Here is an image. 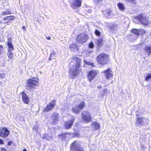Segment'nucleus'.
<instances>
[{
  "label": "nucleus",
  "mask_w": 151,
  "mask_h": 151,
  "mask_svg": "<svg viewBox=\"0 0 151 151\" xmlns=\"http://www.w3.org/2000/svg\"><path fill=\"white\" fill-rule=\"evenodd\" d=\"M22 99L24 102L26 104H28L29 102V99L24 92L22 93Z\"/></svg>",
  "instance_id": "16"
},
{
  "label": "nucleus",
  "mask_w": 151,
  "mask_h": 151,
  "mask_svg": "<svg viewBox=\"0 0 151 151\" xmlns=\"http://www.w3.org/2000/svg\"><path fill=\"white\" fill-rule=\"evenodd\" d=\"M136 116L137 117L136 119L137 123L139 125H141L143 123L145 119L142 117H141L140 115L139 114H137Z\"/></svg>",
  "instance_id": "15"
},
{
  "label": "nucleus",
  "mask_w": 151,
  "mask_h": 151,
  "mask_svg": "<svg viewBox=\"0 0 151 151\" xmlns=\"http://www.w3.org/2000/svg\"><path fill=\"white\" fill-rule=\"evenodd\" d=\"M38 127H36L33 128V129L35 130L36 131H38Z\"/></svg>",
  "instance_id": "37"
},
{
  "label": "nucleus",
  "mask_w": 151,
  "mask_h": 151,
  "mask_svg": "<svg viewBox=\"0 0 151 151\" xmlns=\"http://www.w3.org/2000/svg\"><path fill=\"white\" fill-rule=\"evenodd\" d=\"M38 82L39 80L36 78H34L29 80L26 84V89H29L30 87H33L34 86H37L39 85Z\"/></svg>",
  "instance_id": "6"
},
{
  "label": "nucleus",
  "mask_w": 151,
  "mask_h": 151,
  "mask_svg": "<svg viewBox=\"0 0 151 151\" xmlns=\"http://www.w3.org/2000/svg\"><path fill=\"white\" fill-rule=\"evenodd\" d=\"M104 93H110V91H108L106 89H105L104 90Z\"/></svg>",
  "instance_id": "36"
},
{
  "label": "nucleus",
  "mask_w": 151,
  "mask_h": 151,
  "mask_svg": "<svg viewBox=\"0 0 151 151\" xmlns=\"http://www.w3.org/2000/svg\"><path fill=\"white\" fill-rule=\"evenodd\" d=\"M4 143V142L3 141L0 139V144H3Z\"/></svg>",
  "instance_id": "40"
},
{
  "label": "nucleus",
  "mask_w": 151,
  "mask_h": 151,
  "mask_svg": "<svg viewBox=\"0 0 151 151\" xmlns=\"http://www.w3.org/2000/svg\"><path fill=\"white\" fill-rule=\"evenodd\" d=\"M88 38V35L85 33L83 32L77 36L76 40L78 43L82 44L86 42Z\"/></svg>",
  "instance_id": "5"
},
{
  "label": "nucleus",
  "mask_w": 151,
  "mask_h": 151,
  "mask_svg": "<svg viewBox=\"0 0 151 151\" xmlns=\"http://www.w3.org/2000/svg\"><path fill=\"white\" fill-rule=\"evenodd\" d=\"M11 12L9 11H6L4 12H2L0 15V17H2V16H5L9 14H11Z\"/></svg>",
  "instance_id": "23"
},
{
  "label": "nucleus",
  "mask_w": 151,
  "mask_h": 151,
  "mask_svg": "<svg viewBox=\"0 0 151 151\" xmlns=\"http://www.w3.org/2000/svg\"><path fill=\"white\" fill-rule=\"evenodd\" d=\"M56 103V101L55 100H52L48 105L47 107L44 108L43 111L45 112L48 111L52 109Z\"/></svg>",
  "instance_id": "9"
},
{
  "label": "nucleus",
  "mask_w": 151,
  "mask_h": 151,
  "mask_svg": "<svg viewBox=\"0 0 151 151\" xmlns=\"http://www.w3.org/2000/svg\"><path fill=\"white\" fill-rule=\"evenodd\" d=\"M151 78V73L148 74L147 76L145 78V80L147 81H148L149 79Z\"/></svg>",
  "instance_id": "32"
},
{
  "label": "nucleus",
  "mask_w": 151,
  "mask_h": 151,
  "mask_svg": "<svg viewBox=\"0 0 151 151\" xmlns=\"http://www.w3.org/2000/svg\"><path fill=\"white\" fill-rule=\"evenodd\" d=\"M84 63H85L86 64L93 67H94L93 63V62L87 61L86 60H84Z\"/></svg>",
  "instance_id": "29"
},
{
  "label": "nucleus",
  "mask_w": 151,
  "mask_h": 151,
  "mask_svg": "<svg viewBox=\"0 0 151 151\" xmlns=\"http://www.w3.org/2000/svg\"><path fill=\"white\" fill-rule=\"evenodd\" d=\"M14 19V16H10L4 17V18H3V20L4 21L6 20L7 21V22H8L11 20Z\"/></svg>",
  "instance_id": "22"
},
{
  "label": "nucleus",
  "mask_w": 151,
  "mask_h": 151,
  "mask_svg": "<svg viewBox=\"0 0 151 151\" xmlns=\"http://www.w3.org/2000/svg\"><path fill=\"white\" fill-rule=\"evenodd\" d=\"M134 22L140 24L144 26H148L151 24V22L149 20V17L141 14L135 17Z\"/></svg>",
  "instance_id": "2"
},
{
  "label": "nucleus",
  "mask_w": 151,
  "mask_h": 151,
  "mask_svg": "<svg viewBox=\"0 0 151 151\" xmlns=\"http://www.w3.org/2000/svg\"><path fill=\"white\" fill-rule=\"evenodd\" d=\"M7 45L8 47V51H12L14 49V47L12 43V39L11 38L8 39Z\"/></svg>",
  "instance_id": "18"
},
{
  "label": "nucleus",
  "mask_w": 151,
  "mask_h": 151,
  "mask_svg": "<svg viewBox=\"0 0 151 151\" xmlns=\"http://www.w3.org/2000/svg\"><path fill=\"white\" fill-rule=\"evenodd\" d=\"M3 47L2 45H0V54L1 53V50H2Z\"/></svg>",
  "instance_id": "38"
},
{
  "label": "nucleus",
  "mask_w": 151,
  "mask_h": 151,
  "mask_svg": "<svg viewBox=\"0 0 151 151\" xmlns=\"http://www.w3.org/2000/svg\"><path fill=\"white\" fill-rule=\"evenodd\" d=\"M101 0H98V2H99L100 1H101Z\"/></svg>",
  "instance_id": "46"
},
{
  "label": "nucleus",
  "mask_w": 151,
  "mask_h": 151,
  "mask_svg": "<svg viewBox=\"0 0 151 151\" xmlns=\"http://www.w3.org/2000/svg\"><path fill=\"white\" fill-rule=\"evenodd\" d=\"M9 59H12L13 57V54L12 51H8L7 54Z\"/></svg>",
  "instance_id": "28"
},
{
  "label": "nucleus",
  "mask_w": 151,
  "mask_h": 151,
  "mask_svg": "<svg viewBox=\"0 0 151 151\" xmlns=\"http://www.w3.org/2000/svg\"><path fill=\"white\" fill-rule=\"evenodd\" d=\"M98 88H102V86L101 85H99L98 86Z\"/></svg>",
  "instance_id": "41"
},
{
  "label": "nucleus",
  "mask_w": 151,
  "mask_h": 151,
  "mask_svg": "<svg viewBox=\"0 0 151 151\" xmlns=\"http://www.w3.org/2000/svg\"><path fill=\"white\" fill-rule=\"evenodd\" d=\"M69 47L70 49H73L75 50H77L78 49L77 45L74 43L70 44L69 46Z\"/></svg>",
  "instance_id": "25"
},
{
  "label": "nucleus",
  "mask_w": 151,
  "mask_h": 151,
  "mask_svg": "<svg viewBox=\"0 0 151 151\" xmlns=\"http://www.w3.org/2000/svg\"><path fill=\"white\" fill-rule=\"evenodd\" d=\"M56 57V54L54 51H53V52L50 54L49 60H52V58L53 59H55Z\"/></svg>",
  "instance_id": "26"
},
{
  "label": "nucleus",
  "mask_w": 151,
  "mask_h": 151,
  "mask_svg": "<svg viewBox=\"0 0 151 151\" xmlns=\"http://www.w3.org/2000/svg\"><path fill=\"white\" fill-rule=\"evenodd\" d=\"M112 71L110 68H109L104 72L106 78L109 79L110 78L113 77V74L111 73Z\"/></svg>",
  "instance_id": "17"
},
{
  "label": "nucleus",
  "mask_w": 151,
  "mask_h": 151,
  "mask_svg": "<svg viewBox=\"0 0 151 151\" xmlns=\"http://www.w3.org/2000/svg\"><path fill=\"white\" fill-rule=\"evenodd\" d=\"M95 33L96 35L98 36H99L101 34V32L97 30H95Z\"/></svg>",
  "instance_id": "33"
},
{
  "label": "nucleus",
  "mask_w": 151,
  "mask_h": 151,
  "mask_svg": "<svg viewBox=\"0 0 151 151\" xmlns=\"http://www.w3.org/2000/svg\"><path fill=\"white\" fill-rule=\"evenodd\" d=\"M75 119L74 116H71V120L65 122V126L66 129H69L71 128V126L73 125V122L74 121Z\"/></svg>",
  "instance_id": "11"
},
{
  "label": "nucleus",
  "mask_w": 151,
  "mask_h": 151,
  "mask_svg": "<svg viewBox=\"0 0 151 151\" xmlns=\"http://www.w3.org/2000/svg\"><path fill=\"white\" fill-rule=\"evenodd\" d=\"M109 60L107 55L105 53H101L97 58V61L98 63L102 65L106 64Z\"/></svg>",
  "instance_id": "3"
},
{
  "label": "nucleus",
  "mask_w": 151,
  "mask_h": 151,
  "mask_svg": "<svg viewBox=\"0 0 151 151\" xmlns=\"http://www.w3.org/2000/svg\"><path fill=\"white\" fill-rule=\"evenodd\" d=\"M2 129V132H0V136L4 137H7L9 133V131L5 127L3 128Z\"/></svg>",
  "instance_id": "14"
},
{
  "label": "nucleus",
  "mask_w": 151,
  "mask_h": 151,
  "mask_svg": "<svg viewBox=\"0 0 151 151\" xmlns=\"http://www.w3.org/2000/svg\"><path fill=\"white\" fill-rule=\"evenodd\" d=\"M103 42L102 39L101 38H99L97 40L96 44L97 46L100 47L102 45Z\"/></svg>",
  "instance_id": "27"
},
{
  "label": "nucleus",
  "mask_w": 151,
  "mask_h": 151,
  "mask_svg": "<svg viewBox=\"0 0 151 151\" xmlns=\"http://www.w3.org/2000/svg\"><path fill=\"white\" fill-rule=\"evenodd\" d=\"M138 35L139 34H140L141 35H143V34H145V31L143 29H138Z\"/></svg>",
  "instance_id": "30"
},
{
  "label": "nucleus",
  "mask_w": 151,
  "mask_h": 151,
  "mask_svg": "<svg viewBox=\"0 0 151 151\" xmlns=\"http://www.w3.org/2000/svg\"><path fill=\"white\" fill-rule=\"evenodd\" d=\"M119 9L121 11H124L125 9V7L123 4L119 3L117 4Z\"/></svg>",
  "instance_id": "24"
},
{
  "label": "nucleus",
  "mask_w": 151,
  "mask_h": 151,
  "mask_svg": "<svg viewBox=\"0 0 151 151\" xmlns=\"http://www.w3.org/2000/svg\"><path fill=\"white\" fill-rule=\"evenodd\" d=\"M70 149L73 151H84L83 148L81 147L80 143L78 141H76L72 143Z\"/></svg>",
  "instance_id": "4"
},
{
  "label": "nucleus",
  "mask_w": 151,
  "mask_h": 151,
  "mask_svg": "<svg viewBox=\"0 0 151 151\" xmlns=\"http://www.w3.org/2000/svg\"><path fill=\"white\" fill-rule=\"evenodd\" d=\"M82 0H73L71 4L73 8L75 9L77 7H80L81 5Z\"/></svg>",
  "instance_id": "10"
},
{
  "label": "nucleus",
  "mask_w": 151,
  "mask_h": 151,
  "mask_svg": "<svg viewBox=\"0 0 151 151\" xmlns=\"http://www.w3.org/2000/svg\"><path fill=\"white\" fill-rule=\"evenodd\" d=\"M46 38L48 40H50L51 39V37L49 36H47L46 37Z\"/></svg>",
  "instance_id": "39"
},
{
  "label": "nucleus",
  "mask_w": 151,
  "mask_h": 151,
  "mask_svg": "<svg viewBox=\"0 0 151 151\" xmlns=\"http://www.w3.org/2000/svg\"><path fill=\"white\" fill-rule=\"evenodd\" d=\"M5 75L4 73H2L0 74V78H4L5 77Z\"/></svg>",
  "instance_id": "35"
},
{
  "label": "nucleus",
  "mask_w": 151,
  "mask_h": 151,
  "mask_svg": "<svg viewBox=\"0 0 151 151\" xmlns=\"http://www.w3.org/2000/svg\"><path fill=\"white\" fill-rule=\"evenodd\" d=\"M138 29H133L132 30V32L135 34L136 35L138 36Z\"/></svg>",
  "instance_id": "31"
},
{
  "label": "nucleus",
  "mask_w": 151,
  "mask_h": 151,
  "mask_svg": "<svg viewBox=\"0 0 151 151\" xmlns=\"http://www.w3.org/2000/svg\"><path fill=\"white\" fill-rule=\"evenodd\" d=\"M1 151H6V150L5 149L2 148L1 150Z\"/></svg>",
  "instance_id": "44"
},
{
  "label": "nucleus",
  "mask_w": 151,
  "mask_h": 151,
  "mask_svg": "<svg viewBox=\"0 0 151 151\" xmlns=\"http://www.w3.org/2000/svg\"><path fill=\"white\" fill-rule=\"evenodd\" d=\"M129 1L132 3H134V2L135 0H129Z\"/></svg>",
  "instance_id": "43"
},
{
  "label": "nucleus",
  "mask_w": 151,
  "mask_h": 151,
  "mask_svg": "<svg viewBox=\"0 0 151 151\" xmlns=\"http://www.w3.org/2000/svg\"><path fill=\"white\" fill-rule=\"evenodd\" d=\"M69 136L68 133H65L62 134L60 136V138L63 140H65Z\"/></svg>",
  "instance_id": "21"
},
{
  "label": "nucleus",
  "mask_w": 151,
  "mask_h": 151,
  "mask_svg": "<svg viewBox=\"0 0 151 151\" xmlns=\"http://www.w3.org/2000/svg\"><path fill=\"white\" fill-rule=\"evenodd\" d=\"M22 29H23L24 30H25L26 29V28L25 26H23L22 27Z\"/></svg>",
  "instance_id": "42"
},
{
  "label": "nucleus",
  "mask_w": 151,
  "mask_h": 151,
  "mask_svg": "<svg viewBox=\"0 0 151 151\" xmlns=\"http://www.w3.org/2000/svg\"><path fill=\"white\" fill-rule=\"evenodd\" d=\"M47 135V134H45V136H46Z\"/></svg>",
  "instance_id": "47"
},
{
  "label": "nucleus",
  "mask_w": 151,
  "mask_h": 151,
  "mask_svg": "<svg viewBox=\"0 0 151 151\" xmlns=\"http://www.w3.org/2000/svg\"><path fill=\"white\" fill-rule=\"evenodd\" d=\"M53 121L51 122L52 124H55L57 123L60 120L59 116L58 113H54L52 116Z\"/></svg>",
  "instance_id": "13"
},
{
  "label": "nucleus",
  "mask_w": 151,
  "mask_h": 151,
  "mask_svg": "<svg viewBox=\"0 0 151 151\" xmlns=\"http://www.w3.org/2000/svg\"><path fill=\"white\" fill-rule=\"evenodd\" d=\"M144 50L148 56H150L151 54V46H146L144 48Z\"/></svg>",
  "instance_id": "19"
},
{
  "label": "nucleus",
  "mask_w": 151,
  "mask_h": 151,
  "mask_svg": "<svg viewBox=\"0 0 151 151\" xmlns=\"http://www.w3.org/2000/svg\"><path fill=\"white\" fill-rule=\"evenodd\" d=\"M91 125L95 130H97L98 129L100 128V125L97 122H93L91 124Z\"/></svg>",
  "instance_id": "20"
},
{
  "label": "nucleus",
  "mask_w": 151,
  "mask_h": 151,
  "mask_svg": "<svg viewBox=\"0 0 151 151\" xmlns=\"http://www.w3.org/2000/svg\"><path fill=\"white\" fill-rule=\"evenodd\" d=\"M74 60L76 62L75 66H73L70 69L69 71L70 75L72 77L76 76L79 73L80 70H79V68L80 66L81 63V59L77 57L76 56H74L73 58Z\"/></svg>",
  "instance_id": "1"
},
{
  "label": "nucleus",
  "mask_w": 151,
  "mask_h": 151,
  "mask_svg": "<svg viewBox=\"0 0 151 151\" xmlns=\"http://www.w3.org/2000/svg\"><path fill=\"white\" fill-rule=\"evenodd\" d=\"M84 104V102H81L78 106H76L73 107L72 109V110L75 113H79L80 110L83 107Z\"/></svg>",
  "instance_id": "8"
},
{
  "label": "nucleus",
  "mask_w": 151,
  "mask_h": 151,
  "mask_svg": "<svg viewBox=\"0 0 151 151\" xmlns=\"http://www.w3.org/2000/svg\"><path fill=\"white\" fill-rule=\"evenodd\" d=\"M97 75L96 70H91L90 71L88 75V79L90 81L93 80Z\"/></svg>",
  "instance_id": "12"
},
{
  "label": "nucleus",
  "mask_w": 151,
  "mask_h": 151,
  "mask_svg": "<svg viewBox=\"0 0 151 151\" xmlns=\"http://www.w3.org/2000/svg\"><path fill=\"white\" fill-rule=\"evenodd\" d=\"M82 118L85 122H88L91 121V114L88 111H85L82 113Z\"/></svg>",
  "instance_id": "7"
},
{
  "label": "nucleus",
  "mask_w": 151,
  "mask_h": 151,
  "mask_svg": "<svg viewBox=\"0 0 151 151\" xmlns=\"http://www.w3.org/2000/svg\"><path fill=\"white\" fill-rule=\"evenodd\" d=\"M23 151H27V150H26V149H24L23 150Z\"/></svg>",
  "instance_id": "45"
},
{
  "label": "nucleus",
  "mask_w": 151,
  "mask_h": 151,
  "mask_svg": "<svg viewBox=\"0 0 151 151\" xmlns=\"http://www.w3.org/2000/svg\"><path fill=\"white\" fill-rule=\"evenodd\" d=\"M89 47L91 48H92L94 47V44L92 42H91L89 45Z\"/></svg>",
  "instance_id": "34"
}]
</instances>
